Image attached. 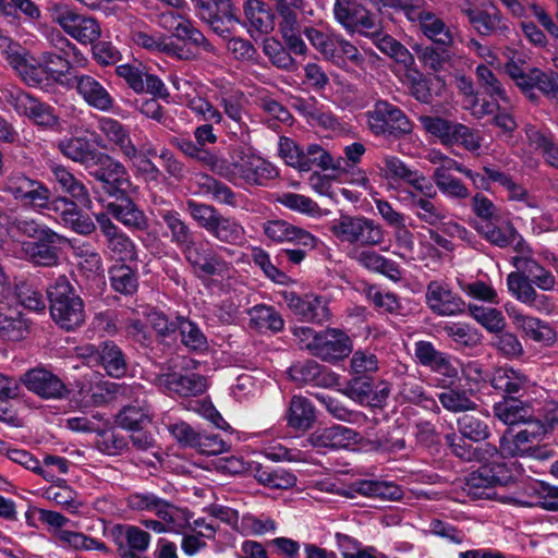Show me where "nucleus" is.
<instances>
[{"instance_id":"f257e3e1","label":"nucleus","mask_w":558,"mask_h":558,"mask_svg":"<svg viewBox=\"0 0 558 558\" xmlns=\"http://www.w3.org/2000/svg\"><path fill=\"white\" fill-rule=\"evenodd\" d=\"M3 191L23 206L51 213L56 220L78 234L88 235L96 230L93 219L75 202L66 196L52 198L50 189L40 180L14 172L5 179Z\"/></svg>"},{"instance_id":"f03ea898","label":"nucleus","mask_w":558,"mask_h":558,"mask_svg":"<svg viewBox=\"0 0 558 558\" xmlns=\"http://www.w3.org/2000/svg\"><path fill=\"white\" fill-rule=\"evenodd\" d=\"M514 265L517 268H521L522 271H512L507 276V287L510 294L530 308L539 313H551L555 307L553 299L538 293L535 287L542 291L554 290L556 286L555 275L531 256L515 257Z\"/></svg>"},{"instance_id":"7ed1b4c3","label":"nucleus","mask_w":558,"mask_h":558,"mask_svg":"<svg viewBox=\"0 0 558 558\" xmlns=\"http://www.w3.org/2000/svg\"><path fill=\"white\" fill-rule=\"evenodd\" d=\"M236 252L228 246L211 244L201 240L184 258L198 279H231L236 269L234 259Z\"/></svg>"},{"instance_id":"20e7f679","label":"nucleus","mask_w":558,"mask_h":558,"mask_svg":"<svg viewBox=\"0 0 558 558\" xmlns=\"http://www.w3.org/2000/svg\"><path fill=\"white\" fill-rule=\"evenodd\" d=\"M52 320L66 331L75 330L85 322V306L66 276H59L47 289Z\"/></svg>"},{"instance_id":"39448f33","label":"nucleus","mask_w":558,"mask_h":558,"mask_svg":"<svg viewBox=\"0 0 558 558\" xmlns=\"http://www.w3.org/2000/svg\"><path fill=\"white\" fill-rule=\"evenodd\" d=\"M186 209L197 226L220 243L234 245L244 239V227L231 216H223L215 206L190 199Z\"/></svg>"},{"instance_id":"423d86ee","label":"nucleus","mask_w":558,"mask_h":558,"mask_svg":"<svg viewBox=\"0 0 558 558\" xmlns=\"http://www.w3.org/2000/svg\"><path fill=\"white\" fill-rule=\"evenodd\" d=\"M330 232L342 243L362 247L379 246L386 235L379 223L362 215L340 216L331 222Z\"/></svg>"},{"instance_id":"0eeeda50","label":"nucleus","mask_w":558,"mask_h":558,"mask_svg":"<svg viewBox=\"0 0 558 558\" xmlns=\"http://www.w3.org/2000/svg\"><path fill=\"white\" fill-rule=\"evenodd\" d=\"M364 116L375 136L399 140L413 131V123L404 111L385 99L377 100Z\"/></svg>"},{"instance_id":"6e6552de","label":"nucleus","mask_w":558,"mask_h":558,"mask_svg":"<svg viewBox=\"0 0 558 558\" xmlns=\"http://www.w3.org/2000/svg\"><path fill=\"white\" fill-rule=\"evenodd\" d=\"M279 177L278 169L263 157L242 151L228 165L225 179L234 185L265 186Z\"/></svg>"},{"instance_id":"1a4fd4ad","label":"nucleus","mask_w":558,"mask_h":558,"mask_svg":"<svg viewBox=\"0 0 558 558\" xmlns=\"http://www.w3.org/2000/svg\"><path fill=\"white\" fill-rule=\"evenodd\" d=\"M88 174L101 183L102 190L110 196L130 193L133 184L125 166L107 153H101L94 161Z\"/></svg>"},{"instance_id":"9d476101","label":"nucleus","mask_w":558,"mask_h":558,"mask_svg":"<svg viewBox=\"0 0 558 558\" xmlns=\"http://www.w3.org/2000/svg\"><path fill=\"white\" fill-rule=\"evenodd\" d=\"M5 60L14 69L20 78L28 86L47 89L51 86L49 70L19 44L9 41L4 50Z\"/></svg>"},{"instance_id":"9b49d317","label":"nucleus","mask_w":558,"mask_h":558,"mask_svg":"<svg viewBox=\"0 0 558 558\" xmlns=\"http://www.w3.org/2000/svg\"><path fill=\"white\" fill-rule=\"evenodd\" d=\"M195 15L222 38L240 22L232 0H191Z\"/></svg>"},{"instance_id":"f8f14e48","label":"nucleus","mask_w":558,"mask_h":558,"mask_svg":"<svg viewBox=\"0 0 558 558\" xmlns=\"http://www.w3.org/2000/svg\"><path fill=\"white\" fill-rule=\"evenodd\" d=\"M332 13L336 22L349 34H379L380 25L376 16L354 0H335Z\"/></svg>"},{"instance_id":"ddd939ff","label":"nucleus","mask_w":558,"mask_h":558,"mask_svg":"<svg viewBox=\"0 0 558 558\" xmlns=\"http://www.w3.org/2000/svg\"><path fill=\"white\" fill-rule=\"evenodd\" d=\"M460 11L468 19L471 27L482 36L493 34L506 36L510 32L508 21L490 2L477 3L476 0H466L460 7Z\"/></svg>"},{"instance_id":"4468645a","label":"nucleus","mask_w":558,"mask_h":558,"mask_svg":"<svg viewBox=\"0 0 558 558\" xmlns=\"http://www.w3.org/2000/svg\"><path fill=\"white\" fill-rule=\"evenodd\" d=\"M511 475L504 463L486 464L468 475L463 492L473 500L492 499L494 487L506 485Z\"/></svg>"},{"instance_id":"2eb2a0df","label":"nucleus","mask_w":558,"mask_h":558,"mask_svg":"<svg viewBox=\"0 0 558 558\" xmlns=\"http://www.w3.org/2000/svg\"><path fill=\"white\" fill-rule=\"evenodd\" d=\"M116 392L134 398V403L123 407L117 415L116 423L123 429L138 430L151 421V408L147 403L143 386L119 385Z\"/></svg>"},{"instance_id":"dca6fc26","label":"nucleus","mask_w":558,"mask_h":558,"mask_svg":"<svg viewBox=\"0 0 558 558\" xmlns=\"http://www.w3.org/2000/svg\"><path fill=\"white\" fill-rule=\"evenodd\" d=\"M58 25L80 44H94L101 35L99 22L92 16L80 14L69 7H59L54 11Z\"/></svg>"},{"instance_id":"f3484780","label":"nucleus","mask_w":558,"mask_h":558,"mask_svg":"<svg viewBox=\"0 0 558 558\" xmlns=\"http://www.w3.org/2000/svg\"><path fill=\"white\" fill-rule=\"evenodd\" d=\"M109 535L120 558H148L146 551L151 539L148 532L132 524H114Z\"/></svg>"},{"instance_id":"a211bd4d","label":"nucleus","mask_w":558,"mask_h":558,"mask_svg":"<svg viewBox=\"0 0 558 558\" xmlns=\"http://www.w3.org/2000/svg\"><path fill=\"white\" fill-rule=\"evenodd\" d=\"M96 222L106 238V247L112 258L121 262V264L137 260V250L134 241L124 233L107 214L96 215Z\"/></svg>"},{"instance_id":"6ab92c4d","label":"nucleus","mask_w":558,"mask_h":558,"mask_svg":"<svg viewBox=\"0 0 558 558\" xmlns=\"http://www.w3.org/2000/svg\"><path fill=\"white\" fill-rule=\"evenodd\" d=\"M126 506L138 512L154 513L158 519L168 520L173 526H180L183 522V508L159 497L151 492L132 493L126 498Z\"/></svg>"},{"instance_id":"aec40b11","label":"nucleus","mask_w":558,"mask_h":558,"mask_svg":"<svg viewBox=\"0 0 558 558\" xmlns=\"http://www.w3.org/2000/svg\"><path fill=\"white\" fill-rule=\"evenodd\" d=\"M425 303L438 316H459L465 311V302L451 287L441 280H432L426 286Z\"/></svg>"},{"instance_id":"412c9836","label":"nucleus","mask_w":558,"mask_h":558,"mask_svg":"<svg viewBox=\"0 0 558 558\" xmlns=\"http://www.w3.org/2000/svg\"><path fill=\"white\" fill-rule=\"evenodd\" d=\"M99 135L95 137L98 147L118 150L123 157L134 156V146L126 125L110 117H100L97 120Z\"/></svg>"},{"instance_id":"4be33fe9","label":"nucleus","mask_w":558,"mask_h":558,"mask_svg":"<svg viewBox=\"0 0 558 558\" xmlns=\"http://www.w3.org/2000/svg\"><path fill=\"white\" fill-rule=\"evenodd\" d=\"M65 87L74 88L89 107L99 111H110L114 106L107 88L89 74H74L70 82H65Z\"/></svg>"},{"instance_id":"5701e85b","label":"nucleus","mask_w":558,"mask_h":558,"mask_svg":"<svg viewBox=\"0 0 558 558\" xmlns=\"http://www.w3.org/2000/svg\"><path fill=\"white\" fill-rule=\"evenodd\" d=\"M350 337L339 328H326L318 331V339L312 355L329 363L347 357L352 351Z\"/></svg>"},{"instance_id":"b1692460","label":"nucleus","mask_w":558,"mask_h":558,"mask_svg":"<svg viewBox=\"0 0 558 558\" xmlns=\"http://www.w3.org/2000/svg\"><path fill=\"white\" fill-rule=\"evenodd\" d=\"M26 388L43 399H61L66 396L65 384L46 368H33L24 374Z\"/></svg>"},{"instance_id":"393cba45","label":"nucleus","mask_w":558,"mask_h":558,"mask_svg":"<svg viewBox=\"0 0 558 558\" xmlns=\"http://www.w3.org/2000/svg\"><path fill=\"white\" fill-rule=\"evenodd\" d=\"M95 144V140L86 136H65L57 142L56 147L63 157L83 166L87 171L102 153Z\"/></svg>"},{"instance_id":"a878e982","label":"nucleus","mask_w":558,"mask_h":558,"mask_svg":"<svg viewBox=\"0 0 558 558\" xmlns=\"http://www.w3.org/2000/svg\"><path fill=\"white\" fill-rule=\"evenodd\" d=\"M32 322L19 305L0 303V338L7 341H21L31 333Z\"/></svg>"},{"instance_id":"bb28decb","label":"nucleus","mask_w":558,"mask_h":558,"mask_svg":"<svg viewBox=\"0 0 558 558\" xmlns=\"http://www.w3.org/2000/svg\"><path fill=\"white\" fill-rule=\"evenodd\" d=\"M114 202L107 205V210L114 219L130 230L144 231L148 227L145 213L134 203L130 193L116 196Z\"/></svg>"},{"instance_id":"cd10ccee","label":"nucleus","mask_w":558,"mask_h":558,"mask_svg":"<svg viewBox=\"0 0 558 558\" xmlns=\"http://www.w3.org/2000/svg\"><path fill=\"white\" fill-rule=\"evenodd\" d=\"M507 313L515 327L533 341L544 343L545 345H551L556 342L557 333L547 322L523 314L515 308H507Z\"/></svg>"},{"instance_id":"c85d7f7f","label":"nucleus","mask_w":558,"mask_h":558,"mask_svg":"<svg viewBox=\"0 0 558 558\" xmlns=\"http://www.w3.org/2000/svg\"><path fill=\"white\" fill-rule=\"evenodd\" d=\"M490 385L508 398H517L515 396L521 397L529 390L531 379L521 369L512 366H500L494 371Z\"/></svg>"},{"instance_id":"c756f323","label":"nucleus","mask_w":558,"mask_h":558,"mask_svg":"<svg viewBox=\"0 0 558 558\" xmlns=\"http://www.w3.org/2000/svg\"><path fill=\"white\" fill-rule=\"evenodd\" d=\"M48 169L52 180L60 186L62 192L70 195L71 201L84 206L92 204L88 189L68 167L57 161H49Z\"/></svg>"},{"instance_id":"7c9ffc66","label":"nucleus","mask_w":558,"mask_h":558,"mask_svg":"<svg viewBox=\"0 0 558 558\" xmlns=\"http://www.w3.org/2000/svg\"><path fill=\"white\" fill-rule=\"evenodd\" d=\"M158 216L170 231V241L177 245L184 258L199 242L195 240L194 232L174 209H158Z\"/></svg>"},{"instance_id":"2f4dec72","label":"nucleus","mask_w":558,"mask_h":558,"mask_svg":"<svg viewBox=\"0 0 558 558\" xmlns=\"http://www.w3.org/2000/svg\"><path fill=\"white\" fill-rule=\"evenodd\" d=\"M289 307L301 320L322 325L329 320L330 312L323 296L307 294L303 298L293 296Z\"/></svg>"},{"instance_id":"473e14b6","label":"nucleus","mask_w":558,"mask_h":558,"mask_svg":"<svg viewBox=\"0 0 558 558\" xmlns=\"http://www.w3.org/2000/svg\"><path fill=\"white\" fill-rule=\"evenodd\" d=\"M357 433L343 425H332L312 433L307 441L317 450L341 449L355 441Z\"/></svg>"},{"instance_id":"72a5a7b5","label":"nucleus","mask_w":558,"mask_h":558,"mask_svg":"<svg viewBox=\"0 0 558 558\" xmlns=\"http://www.w3.org/2000/svg\"><path fill=\"white\" fill-rule=\"evenodd\" d=\"M414 355L421 365L429 367L436 373L447 377L457 375V369L452 365L448 354L436 350L434 344L429 341L421 340L415 342Z\"/></svg>"},{"instance_id":"f704fd0d","label":"nucleus","mask_w":558,"mask_h":558,"mask_svg":"<svg viewBox=\"0 0 558 558\" xmlns=\"http://www.w3.org/2000/svg\"><path fill=\"white\" fill-rule=\"evenodd\" d=\"M408 208L421 221L432 227H437L447 218L442 205L434 203L432 199L418 196L415 192H409L405 196Z\"/></svg>"},{"instance_id":"c9c22d12","label":"nucleus","mask_w":558,"mask_h":558,"mask_svg":"<svg viewBox=\"0 0 558 558\" xmlns=\"http://www.w3.org/2000/svg\"><path fill=\"white\" fill-rule=\"evenodd\" d=\"M7 231L12 238L27 236L34 240L44 239L47 242L51 241L54 236L52 229L24 215L9 217L7 220Z\"/></svg>"},{"instance_id":"e433bc0d","label":"nucleus","mask_w":558,"mask_h":558,"mask_svg":"<svg viewBox=\"0 0 558 558\" xmlns=\"http://www.w3.org/2000/svg\"><path fill=\"white\" fill-rule=\"evenodd\" d=\"M265 236L275 243L301 242L308 243L310 231L296 227L283 219H271L263 223Z\"/></svg>"},{"instance_id":"4c0bfd02","label":"nucleus","mask_w":558,"mask_h":558,"mask_svg":"<svg viewBox=\"0 0 558 558\" xmlns=\"http://www.w3.org/2000/svg\"><path fill=\"white\" fill-rule=\"evenodd\" d=\"M243 12L251 29L260 34H269L274 31L275 13L263 0H245Z\"/></svg>"},{"instance_id":"58836bf2","label":"nucleus","mask_w":558,"mask_h":558,"mask_svg":"<svg viewBox=\"0 0 558 558\" xmlns=\"http://www.w3.org/2000/svg\"><path fill=\"white\" fill-rule=\"evenodd\" d=\"M58 51H46L41 53L40 60L43 65H47L45 70H49V78L51 83H58L65 87V82H70L72 76V64L69 60V53L65 46L57 47Z\"/></svg>"},{"instance_id":"ea45409f","label":"nucleus","mask_w":558,"mask_h":558,"mask_svg":"<svg viewBox=\"0 0 558 558\" xmlns=\"http://www.w3.org/2000/svg\"><path fill=\"white\" fill-rule=\"evenodd\" d=\"M53 539L57 546L72 550H98L110 554L109 547L101 541L87 536L81 532L70 530H54Z\"/></svg>"},{"instance_id":"a19ab883","label":"nucleus","mask_w":558,"mask_h":558,"mask_svg":"<svg viewBox=\"0 0 558 558\" xmlns=\"http://www.w3.org/2000/svg\"><path fill=\"white\" fill-rule=\"evenodd\" d=\"M494 415L506 425L525 424L527 421H534L532 408L523 403L518 398H507L501 402L495 403L493 408Z\"/></svg>"},{"instance_id":"79ce46f5","label":"nucleus","mask_w":558,"mask_h":558,"mask_svg":"<svg viewBox=\"0 0 558 558\" xmlns=\"http://www.w3.org/2000/svg\"><path fill=\"white\" fill-rule=\"evenodd\" d=\"M250 326L260 332H280L284 327V320L279 312L270 305L257 304L247 310Z\"/></svg>"},{"instance_id":"37998d69","label":"nucleus","mask_w":558,"mask_h":558,"mask_svg":"<svg viewBox=\"0 0 558 558\" xmlns=\"http://www.w3.org/2000/svg\"><path fill=\"white\" fill-rule=\"evenodd\" d=\"M452 46H437L416 44L413 50L422 63V65L433 72L445 71L447 65L450 63L452 52L450 48Z\"/></svg>"},{"instance_id":"c03bdc74","label":"nucleus","mask_w":558,"mask_h":558,"mask_svg":"<svg viewBox=\"0 0 558 558\" xmlns=\"http://www.w3.org/2000/svg\"><path fill=\"white\" fill-rule=\"evenodd\" d=\"M97 359L106 373L111 377L120 378L124 376L128 371L125 355L121 348L113 341H105L99 345Z\"/></svg>"},{"instance_id":"a18cd8bd","label":"nucleus","mask_w":558,"mask_h":558,"mask_svg":"<svg viewBox=\"0 0 558 558\" xmlns=\"http://www.w3.org/2000/svg\"><path fill=\"white\" fill-rule=\"evenodd\" d=\"M351 489L361 496L383 500H399L403 497L400 486L386 481L361 480L353 483Z\"/></svg>"},{"instance_id":"49530a36","label":"nucleus","mask_w":558,"mask_h":558,"mask_svg":"<svg viewBox=\"0 0 558 558\" xmlns=\"http://www.w3.org/2000/svg\"><path fill=\"white\" fill-rule=\"evenodd\" d=\"M355 259L359 265L374 272L381 274L393 281L401 278L399 265L375 251L362 250L356 253Z\"/></svg>"},{"instance_id":"de8ad7c7","label":"nucleus","mask_w":558,"mask_h":558,"mask_svg":"<svg viewBox=\"0 0 558 558\" xmlns=\"http://www.w3.org/2000/svg\"><path fill=\"white\" fill-rule=\"evenodd\" d=\"M165 384L169 391L180 397L198 396L206 390V379L199 374H169Z\"/></svg>"},{"instance_id":"09e8293b","label":"nucleus","mask_w":558,"mask_h":558,"mask_svg":"<svg viewBox=\"0 0 558 558\" xmlns=\"http://www.w3.org/2000/svg\"><path fill=\"white\" fill-rule=\"evenodd\" d=\"M288 425L294 429L306 430L316 420L312 402L302 397L293 396L287 414Z\"/></svg>"},{"instance_id":"8fccbe9b","label":"nucleus","mask_w":558,"mask_h":558,"mask_svg":"<svg viewBox=\"0 0 558 558\" xmlns=\"http://www.w3.org/2000/svg\"><path fill=\"white\" fill-rule=\"evenodd\" d=\"M420 31L437 46H453L454 37L451 28L433 11L423 16Z\"/></svg>"},{"instance_id":"3c124183","label":"nucleus","mask_w":558,"mask_h":558,"mask_svg":"<svg viewBox=\"0 0 558 558\" xmlns=\"http://www.w3.org/2000/svg\"><path fill=\"white\" fill-rule=\"evenodd\" d=\"M290 377L299 384L325 386L328 383L327 368L314 360H306L293 364L289 368Z\"/></svg>"},{"instance_id":"603ef678","label":"nucleus","mask_w":558,"mask_h":558,"mask_svg":"<svg viewBox=\"0 0 558 558\" xmlns=\"http://www.w3.org/2000/svg\"><path fill=\"white\" fill-rule=\"evenodd\" d=\"M477 83L480 87L494 101H500L507 107H513L514 101L507 94L502 83L498 80L495 73L485 64H480L475 70Z\"/></svg>"},{"instance_id":"864d4df0","label":"nucleus","mask_w":558,"mask_h":558,"mask_svg":"<svg viewBox=\"0 0 558 558\" xmlns=\"http://www.w3.org/2000/svg\"><path fill=\"white\" fill-rule=\"evenodd\" d=\"M255 480L271 489H289L296 484V476L282 468H270L257 464L254 470Z\"/></svg>"},{"instance_id":"5fc2aeb1","label":"nucleus","mask_w":558,"mask_h":558,"mask_svg":"<svg viewBox=\"0 0 558 558\" xmlns=\"http://www.w3.org/2000/svg\"><path fill=\"white\" fill-rule=\"evenodd\" d=\"M61 236L54 232V236L47 242L44 239H37L34 242L26 244L25 251L29 256V259L38 265L50 267L58 263V250L57 244L60 242Z\"/></svg>"},{"instance_id":"6e6d98bb","label":"nucleus","mask_w":558,"mask_h":558,"mask_svg":"<svg viewBox=\"0 0 558 558\" xmlns=\"http://www.w3.org/2000/svg\"><path fill=\"white\" fill-rule=\"evenodd\" d=\"M109 280L113 291L123 295H133L138 289L136 269L126 264H117L109 268Z\"/></svg>"},{"instance_id":"4d7b16f0","label":"nucleus","mask_w":558,"mask_h":558,"mask_svg":"<svg viewBox=\"0 0 558 558\" xmlns=\"http://www.w3.org/2000/svg\"><path fill=\"white\" fill-rule=\"evenodd\" d=\"M199 187L204 194L210 195L211 199L219 204H223L232 208L240 206L242 195L235 193L229 185L214 177L204 174L199 182Z\"/></svg>"},{"instance_id":"13d9d810","label":"nucleus","mask_w":558,"mask_h":558,"mask_svg":"<svg viewBox=\"0 0 558 558\" xmlns=\"http://www.w3.org/2000/svg\"><path fill=\"white\" fill-rule=\"evenodd\" d=\"M446 336L460 349H472L482 342L481 332L463 322H450L442 327Z\"/></svg>"},{"instance_id":"bf43d9fd","label":"nucleus","mask_w":558,"mask_h":558,"mask_svg":"<svg viewBox=\"0 0 558 558\" xmlns=\"http://www.w3.org/2000/svg\"><path fill=\"white\" fill-rule=\"evenodd\" d=\"M73 254L77 258L80 270L87 278H96L104 274L102 258L92 244L82 243L74 245Z\"/></svg>"},{"instance_id":"052dcab7","label":"nucleus","mask_w":558,"mask_h":558,"mask_svg":"<svg viewBox=\"0 0 558 558\" xmlns=\"http://www.w3.org/2000/svg\"><path fill=\"white\" fill-rule=\"evenodd\" d=\"M432 178L438 191L449 199L463 201L470 196L465 184L444 169H435Z\"/></svg>"},{"instance_id":"680f3d73","label":"nucleus","mask_w":558,"mask_h":558,"mask_svg":"<svg viewBox=\"0 0 558 558\" xmlns=\"http://www.w3.org/2000/svg\"><path fill=\"white\" fill-rule=\"evenodd\" d=\"M314 167L322 170H336L340 168V159L333 157L318 144H308L304 148L300 171H310Z\"/></svg>"},{"instance_id":"e2e57ef3","label":"nucleus","mask_w":558,"mask_h":558,"mask_svg":"<svg viewBox=\"0 0 558 558\" xmlns=\"http://www.w3.org/2000/svg\"><path fill=\"white\" fill-rule=\"evenodd\" d=\"M57 482L59 483L51 485L45 490L44 496L71 513L77 512L83 505L78 494L66 485L65 481L57 480Z\"/></svg>"},{"instance_id":"0e129e2a","label":"nucleus","mask_w":558,"mask_h":558,"mask_svg":"<svg viewBox=\"0 0 558 558\" xmlns=\"http://www.w3.org/2000/svg\"><path fill=\"white\" fill-rule=\"evenodd\" d=\"M186 107L195 114L198 120L210 124H221L225 122L223 113L218 106L196 92L194 97H189Z\"/></svg>"},{"instance_id":"69168bd1","label":"nucleus","mask_w":558,"mask_h":558,"mask_svg":"<svg viewBox=\"0 0 558 558\" xmlns=\"http://www.w3.org/2000/svg\"><path fill=\"white\" fill-rule=\"evenodd\" d=\"M418 121L427 133L437 137L444 145H452L459 123L434 116H421Z\"/></svg>"},{"instance_id":"338daca9","label":"nucleus","mask_w":558,"mask_h":558,"mask_svg":"<svg viewBox=\"0 0 558 558\" xmlns=\"http://www.w3.org/2000/svg\"><path fill=\"white\" fill-rule=\"evenodd\" d=\"M22 116L27 117L35 124L45 128H53L59 124V117L54 108L32 96Z\"/></svg>"},{"instance_id":"774afa93","label":"nucleus","mask_w":558,"mask_h":558,"mask_svg":"<svg viewBox=\"0 0 558 558\" xmlns=\"http://www.w3.org/2000/svg\"><path fill=\"white\" fill-rule=\"evenodd\" d=\"M303 35L326 60L338 58L335 52V43L338 37V33L323 32L314 26H305L303 28Z\"/></svg>"}]
</instances>
